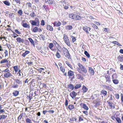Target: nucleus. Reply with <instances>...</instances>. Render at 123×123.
Returning a JSON list of instances; mask_svg holds the SVG:
<instances>
[{"instance_id": "obj_48", "label": "nucleus", "mask_w": 123, "mask_h": 123, "mask_svg": "<svg viewBox=\"0 0 123 123\" xmlns=\"http://www.w3.org/2000/svg\"><path fill=\"white\" fill-rule=\"evenodd\" d=\"M44 69L43 68H40L38 69L37 70L40 73H41L42 71Z\"/></svg>"}, {"instance_id": "obj_19", "label": "nucleus", "mask_w": 123, "mask_h": 123, "mask_svg": "<svg viewBox=\"0 0 123 123\" xmlns=\"http://www.w3.org/2000/svg\"><path fill=\"white\" fill-rule=\"evenodd\" d=\"M38 27H35L32 30V31L34 32H36L38 31Z\"/></svg>"}, {"instance_id": "obj_4", "label": "nucleus", "mask_w": 123, "mask_h": 123, "mask_svg": "<svg viewBox=\"0 0 123 123\" xmlns=\"http://www.w3.org/2000/svg\"><path fill=\"white\" fill-rule=\"evenodd\" d=\"M78 65L82 71L84 72L85 73H86L87 72V71L86 68H85L80 63H78Z\"/></svg>"}, {"instance_id": "obj_51", "label": "nucleus", "mask_w": 123, "mask_h": 123, "mask_svg": "<svg viewBox=\"0 0 123 123\" xmlns=\"http://www.w3.org/2000/svg\"><path fill=\"white\" fill-rule=\"evenodd\" d=\"M23 116V114H21L20 115L18 116V119H20V120L21 119L22 117Z\"/></svg>"}, {"instance_id": "obj_11", "label": "nucleus", "mask_w": 123, "mask_h": 123, "mask_svg": "<svg viewBox=\"0 0 123 123\" xmlns=\"http://www.w3.org/2000/svg\"><path fill=\"white\" fill-rule=\"evenodd\" d=\"M31 24L32 26H39L37 23L34 20H33L31 21Z\"/></svg>"}, {"instance_id": "obj_29", "label": "nucleus", "mask_w": 123, "mask_h": 123, "mask_svg": "<svg viewBox=\"0 0 123 123\" xmlns=\"http://www.w3.org/2000/svg\"><path fill=\"white\" fill-rule=\"evenodd\" d=\"M75 14H71L69 15V17L72 19H74Z\"/></svg>"}, {"instance_id": "obj_64", "label": "nucleus", "mask_w": 123, "mask_h": 123, "mask_svg": "<svg viewBox=\"0 0 123 123\" xmlns=\"http://www.w3.org/2000/svg\"><path fill=\"white\" fill-rule=\"evenodd\" d=\"M104 31L105 32H109V31L108 30V29L107 28H105Z\"/></svg>"}, {"instance_id": "obj_8", "label": "nucleus", "mask_w": 123, "mask_h": 123, "mask_svg": "<svg viewBox=\"0 0 123 123\" xmlns=\"http://www.w3.org/2000/svg\"><path fill=\"white\" fill-rule=\"evenodd\" d=\"M61 22L59 21H58L57 22L56 21H55L53 23L54 26L57 27L60 26L61 25Z\"/></svg>"}, {"instance_id": "obj_47", "label": "nucleus", "mask_w": 123, "mask_h": 123, "mask_svg": "<svg viewBox=\"0 0 123 123\" xmlns=\"http://www.w3.org/2000/svg\"><path fill=\"white\" fill-rule=\"evenodd\" d=\"M54 46L53 44L52 43H50L49 45V47L50 49H51Z\"/></svg>"}, {"instance_id": "obj_14", "label": "nucleus", "mask_w": 123, "mask_h": 123, "mask_svg": "<svg viewBox=\"0 0 123 123\" xmlns=\"http://www.w3.org/2000/svg\"><path fill=\"white\" fill-rule=\"evenodd\" d=\"M30 53V51H29L26 50L24 53L22 54V55L23 57H25L26 55L29 54Z\"/></svg>"}, {"instance_id": "obj_60", "label": "nucleus", "mask_w": 123, "mask_h": 123, "mask_svg": "<svg viewBox=\"0 0 123 123\" xmlns=\"http://www.w3.org/2000/svg\"><path fill=\"white\" fill-rule=\"evenodd\" d=\"M109 71L111 72H115V70H114L113 68H112L110 69Z\"/></svg>"}, {"instance_id": "obj_1", "label": "nucleus", "mask_w": 123, "mask_h": 123, "mask_svg": "<svg viewBox=\"0 0 123 123\" xmlns=\"http://www.w3.org/2000/svg\"><path fill=\"white\" fill-rule=\"evenodd\" d=\"M63 38L64 41L66 43V44L68 46H70L71 44L70 41L68 37L66 34H64Z\"/></svg>"}, {"instance_id": "obj_32", "label": "nucleus", "mask_w": 123, "mask_h": 123, "mask_svg": "<svg viewBox=\"0 0 123 123\" xmlns=\"http://www.w3.org/2000/svg\"><path fill=\"white\" fill-rule=\"evenodd\" d=\"M82 89L83 90V92H86L88 90L87 88L85 86H83Z\"/></svg>"}, {"instance_id": "obj_9", "label": "nucleus", "mask_w": 123, "mask_h": 123, "mask_svg": "<svg viewBox=\"0 0 123 123\" xmlns=\"http://www.w3.org/2000/svg\"><path fill=\"white\" fill-rule=\"evenodd\" d=\"M118 60L120 62H122L123 61V55H119L117 57Z\"/></svg>"}, {"instance_id": "obj_53", "label": "nucleus", "mask_w": 123, "mask_h": 123, "mask_svg": "<svg viewBox=\"0 0 123 123\" xmlns=\"http://www.w3.org/2000/svg\"><path fill=\"white\" fill-rule=\"evenodd\" d=\"M0 116L1 117V119L5 118L6 117V116L5 115H1Z\"/></svg>"}, {"instance_id": "obj_36", "label": "nucleus", "mask_w": 123, "mask_h": 123, "mask_svg": "<svg viewBox=\"0 0 123 123\" xmlns=\"http://www.w3.org/2000/svg\"><path fill=\"white\" fill-rule=\"evenodd\" d=\"M22 26L25 28H27V27L28 26V25L26 23H23L22 24Z\"/></svg>"}, {"instance_id": "obj_61", "label": "nucleus", "mask_w": 123, "mask_h": 123, "mask_svg": "<svg viewBox=\"0 0 123 123\" xmlns=\"http://www.w3.org/2000/svg\"><path fill=\"white\" fill-rule=\"evenodd\" d=\"M5 57H6V56H7L8 55V51L6 50H5Z\"/></svg>"}, {"instance_id": "obj_44", "label": "nucleus", "mask_w": 123, "mask_h": 123, "mask_svg": "<svg viewBox=\"0 0 123 123\" xmlns=\"http://www.w3.org/2000/svg\"><path fill=\"white\" fill-rule=\"evenodd\" d=\"M56 56L58 58H60L61 57V56L60 55L58 51L56 53Z\"/></svg>"}, {"instance_id": "obj_21", "label": "nucleus", "mask_w": 123, "mask_h": 123, "mask_svg": "<svg viewBox=\"0 0 123 123\" xmlns=\"http://www.w3.org/2000/svg\"><path fill=\"white\" fill-rule=\"evenodd\" d=\"M83 107L85 110H88V106L85 104H84L82 105Z\"/></svg>"}, {"instance_id": "obj_2", "label": "nucleus", "mask_w": 123, "mask_h": 123, "mask_svg": "<svg viewBox=\"0 0 123 123\" xmlns=\"http://www.w3.org/2000/svg\"><path fill=\"white\" fill-rule=\"evenodd\" d=\"M18 66H13V67L16 73H17V74L18 76H21V70L19 69L18 68Z\"/></svg>"}, {"instance_id": "obj_26", "label": "nucleus", "mask_w": 123, "mask_h": 123, "mask_svg": "<svg viewBox=\"0 0 123 123\" xmlns=\"http://www.w3.org/2000/svg\"><path fill=\"white\" fill-rule=\"evenodd\" d=\"M11 75V74L9 72L6 73L4 74V77H9Z\"/></svg>"}, {"instance_id": "obj_30", "label": "nucleus", "mask_w": 123, "mask_h": 123, "mask_svg": "<svg viewBox=\"0 0 123 123\" xmlns=\"http://www.w3.org/2000/svg\"><path fill=\"white\" fill-rule=\"evenodd\" d=\"M112 43L114 44H116L118 45V46H121L122 45H121L117 41H113L112 42Z\"/></svg>"}, {"instance_id": "obj_50", "label": "nucleus", "mask_w": 123, "mask_h": 123, "mask_svg": "<svg viewBox=\"0 0 123 123\" xmlns=\"http://www.w3.org/2000/svg\"><path fill=\"white\" fill-rule=\"evenodd\" d=\"M41 25H45V22L44 20H41Z\"/></svg>"}, {"instance_id": "obj_45", "label": "nucleus", "mask_w": 123, "mask_h": 123, "mask_svg": "<svg viewBox=\"0 0 123 123\" xmlns=\"http://www.w3.org/2000/svg\"><path fill=\"white\" fill-rule=\"evenodd\" d=\"M2 107L1 105H0V113H2L5 112V110L4 109L1 110Z\"/></svg>"}, {"instance_id": "obj_13", "label": "nucleus", "mask_w": 123, "mask_h": 123, "mask_svg": "<svg viewBox=\"0 0 123 123\" xmlns=\"http://www.w3.org/2000/svg\"><path fill=\"white\" fill-rule=\"evenodd\" d=\"M70 95L73 98V97H75L76 95L75 92L74 91L71 92L70 94Z\"/></svg>"}, {"instance_id": "obj_24", "label": "nucleus", "mask_w": 123, "mask_h": 123, "mask_svg": "<svg viewBox=\"0 0 123 123\" xmlns=\"http://www.w3.org/2000/svg\"><path fill=\"white\" fill-rule=\"evenodd\" d=\"M68 108L70 110H71L74 108V106L73 105H69Z\"/></svg>"}, {"instance_id": "obj_39", "label": "nucleus", "mask_w": 123, "mask_h": 123, "mask_svg": "<svg viewBox=\"0 0 123 123\" xmlns=\"http://www.w3.org/2000/svg\"><path fill=\"white\" fill-rule=\"evenodd\" d=\"M34 20L39 25V20L37 18H36L35 19V20Z\"/></svg>"}, {"instance_id": "obj_22", "label": "nucleus", "mask_w": 123, "mask_h": 123, "mask_svg": "<svg viewBox=\"0 0 123 123\" xmlns=\"http://www.w3.org/2000/svg\"><path fill=\"white\" fill-rule=\"evenodd\" d=\"M19 92L17 91H14L13 93V94L15 96H17Z\"/></svg>"}, {"instance_id": "obj_52", "label": "nucleus", "mask_w": 123, "mask_h": 123, "mask_svg": "<svg viewBox=\"0 0 123 123\" xmlns=\"http://www.w3.org/2000/svg\"><path fill=\"white\" fill-rule=\"evenodd\" d=\"M72 41L73 43H74L76 40V39L74 37L72 36Z\"/></svg>"}, {"instance_id": "obj_15", "label": "nucleus", "mask_w": 123, "mask_h": 123, "mask_svg": "<svg viewBox=\"0 0 123 123\" xmlns=\"http://www.w3.org/2000/svg\"><path fill=\"white\" fill-rule=\"evenodd\" d=\"M47 30H50L51 31H52L53 30L52 26L50 25H47Z\"/></svg>"}, {"instance_id": "obj_27", "label": "nucleus", "mask_w": 123, "mask_h": 123, "mask_svg": "<svg viewBox=\"0 0 123 123\" xmlns=\"http://www.w3.org/2000/svg\"><path fill=\"white\" fill-rule=\"evenodd\" d=\"M8 62V61L7 59H5L1 60L0 63L2 64V63H6V62Z\"/></svg>"}, {"instance_id": "obj_41", "label": "nucleus", "mask_w": 123, "mask_h": 123, "mask_svg": "<svg viewBox=\"0 0 123 123\" xmlns=\"http://www.w3.org/2000/svg\"><path fill=\"white\" fill-rule=\"evenodd\" d=\"M18 13L20 16H21L23 14V11L21 10L20 9L18 12Z\"/></svg>"}, {"instance_id": "obj_33", "label": "nucleus", "mask_w": 123, "mask_h": 123, "mask_svg": "<svg viewBox=\"0 0 123 123\" xmlns=\"http://www.w3.org/2000/svg\"><path fill=\"white\" fill-rule=\"evenodd\" d=\"M56 47H57V50L61 52L62 51L61 47L59 45H58V46H57Z\"/></svg>"}, {"instance_id": "obj_16", "label": "nucleus", "mask_w": 123, "mask_h": 123, "mask_svg": "<svg viewBox=\"0 0 123 123\" xmlns=\"http://www.w3.org/2000/svg\"><path fill=\"white\" fill-rule=\"evenodd\" d=\"M91 25L93 28L94 29L95 31H97V30L98 29V27L97 26L93 24H92Z\"/></svg>"}, {"instance_id": "obj_58", "label": "nucleus", "mask_w": 123, "mask_h": 123, "mask_svg": "<svg viewBox=\"0 0 123 123\" xmlns=\"http://www.w3.org/2000/svg\"><path fill=\"white\" fill-rule=\"evenodd\" d=\"M15 31L16 33H17L18 34H21V33L20 32L18 31L17 30H15Z\"/></svg>"}, {"instance_id": "obj_10", "label": "nucleus", "mask_w": 123, "mask_h": 123, "mask_svg": "<svg viewBox=\"0 0 123 123\" xmlns=\"http://www.w3.org/2000/svg\"><path fill=\"white\" fill-rule=\"evenodd\" d=\"M16 40L17 42H18L19 43H24V40L20 37L17 38Z\"/></svg>"}, {"instance_id": "obj_20", "label": "nucleus", "mask_w": 123, "mask_h": 123, "mask_svg": "<svg viewBox=\"0 0 123 123\" xmlns=\"http://www.w3.org/2000/svg\"><path fill=\"white\" fill-rule=\"evenodd\" d=\"M72 28V26L71 25H68L66 26V29L69 30H71Z\"/></svg>"}, {"instance_id": "obj_12", "label": "nucleus", "mask_w": 123, "mask_h": 123, "mask_svg": "<svg viewBox=\"0 0 123 123\" xmlns=\"http://www.w3.org/2000/svg\"><path fill=\"white\" fill-rule=\"evenodd\" d=\"M60 69L61 71H62L63 73H64V75L65 76H66L67 75V73H65V68L64 67H60Z\"/></svg>"}, {"instance_id": "obj_34", "label": "nucleus", "mask_w": 123, "mask_h": 123, "mask_svg": "<svg viewBox=\"0 0 123 123\" xmlns=\"http://www.w3.org/2000/svg\"><path fill=\"white\" fill-rule=\"evenodd\" d=\"M115 119L116 121L118 123H121V120L120 118L118 117H117Z\"/></svg>"}, {"instance_id": "obj_42", "label": "nucleus", "mask_w": 123, "mask_h": 123, "mask_svg": "<svg viewBox=\"0 0 123 123\" xmlns=\"http://www.w3.org/2000/svg\"><path fill=\"white\" fill-rule=\"evenodd\" d=\"M66 63L68 65L69 67L70 68H72V66L67 61H66Z\"/></svg>"}, {"instance_id": "obj_35", "label": "nucleus", "mask_w": 123, "mask_h": 123, "mask_svg": "<svg viewBox=\"0 0 123 123\" xmlns=\"http://www.w3.org/2000/svg\"><path fill=\"white\" fill-rule=\"evenodd\" d=\"M3 3L6 5L7 6L10 5V3L7 1H3Z\"/></svg>"}, {"instance_id": "obj_5", "label": "nucleus", "mask_w": 123, "mask_h": 123, "mask_svg": "<svg viewBox=\"0 0 123 123\" xmlns=\"http://www.w3.org/2000/svg\"><path fill=\"white\" fill-rule=\"evenodd\" d=\"M83 29L86 33L89 34V32L88 31H90L91 28L89 27L86 26L83 27Z\"/></svg>"}, {"instance_id": "obj_31", "label": "nucleus", "mask_w": 123, "mask_h": 123, "mask_svg": "<svg viewBox=\"0 0 123 123\" xmlns=\"http://www.w3.org/2000/svg\"><path fill=\"white\" fill-rule=\"evenodd\" d=\"M101 94L104 95V96L106 95L107 94V92L105 90H103L101 92Z\"/></svg>"}, {"instance_id": "obj_23", "label": "nucleus", "mask_w": 123, "mask_h": 123, "mask_svg": "<svg viewBox=\"0 0 123 123\" xmlns=\"http://www.w3.org/2000/svg\"><path fill=\"white\" fill-rule=\"evenodd\" d=\"M28 39L30 42L31 44H32L34 45H35L34 41L31 38H28Z\"/></svg>"}, {"instance_id": "obj_17", "label": "nucleus", "mask_w": 123, "mask_h": 123, "mask_svg": "<svg viewBox=\"0 0 123 123\" xmlns=\"http://www.w3.org/2000/svg\"><path fill=\"white\" fill-rule=\"evenodd\" d=\"M68 76H72L74 74V72L71 70L69 71L68 72Z\"/></svg>"}, {"instance_id": "obj_57", "label": "nucleus", "mask_w": 123, "mask_h": 123, "mask_svg": "<svg viewBox=\"0 0 123 123\" xmlns=\"http://www.w3.org/2000/svg\"><path fill=\"white\" fill-rule=\"evenodd\" d=\"M53 43L55 45L56 47L57 46H58V45H59V44L57 43V42L55 41H54Z\"/></svg>"}, {"instance_id": "obj_25", "label": "nucleus", "mask_w": 123, "mask_h": 123, "mask_svg": "<svg viewBox=\"0 0 123 123\" xmlns=\"http://www.w3.org/2000/svg\"><path fill=\"white\" fill-rule=\"evenodd\" d=\"M84 54L88 58H89L90 57V54L87 51H84Z\"/></svg>"}, {"instance_id": "obj_38", "label": "nucleus", "mask_w": 123, "mask_h": 123, "mask_svg": "<svg viewBox=\"0 0 123 123\" xmlns=\"http://www.w3.org/2000/svg\"><path fill=\"white\" fill-rule=\"evenodd\" d=\"M81 86L80 84H78L76 85L74 87V88L76 89H77L80 87Z\"/></svg>"}, {"instance_id": "obj_28", "label": "nucleus", "mask_w": 123, "mask_h": 123, "mask_svg": "<svg viewBox=\"0 0 123 123\" xmlns=\"http://www.w3.org/2000/svg\"><path fill=\"white\" fill-rule=\"evenodd\" d=\"M54 1V0H48L46 2H48L49 4L52 5Z\"/></svg>"}, {"instance_id": "obj_59", "label": "nucleus", "mask_w": 123, "mask_h": 123, "mask_svg": "<svg viewBox=\"0 0 123 123\" xmlns=\"http://www.w3.org/2000/svg\"><path fill=\"white\" fill-rule=\"evenodd\" d=\"M13 36H14V37H15L17 36H18V35H17L16 33H15L14 32H13Z\"/></svg>"}, {"instance_id": "obj_6", "label": "nucleus", "mask_w": 123, "mask_h": 123, "mask_svg": "<svg viewBox=\"0 0 123 123\" xmlns=\"http://www.w3.org/2000/svg\"><path fill=\"white\" fill-rule=\"evenodd\" d=\"M69 122L71 123H75L76 122L77 118L75 117H72L69 118Z\"/></svg>"}, {"instance_id": "obj_3", "label": "nucleus", "mask_w": 123, "mask_h": 123, "mask_svg": "<svg viewBox=\"0 0 123 123\" xmlns=\"http://www.w3.org/2000/svg\"><path fill=\"white\" fill-rule=\"evenodd\" d=\"M63 53L66 57L69 58L70 56V54L68 49L64 47L62 49Z\"/></svg>"}, {"instance_id": "obj_7", "label": "nucleus", "mask_w": 123, "mask_h": 123, "mask_svg": "<svg viewBox=\"0 0 123 123\" xmlns=\"http://www.w3.org/2000/svg\"><path fill=\"white\" fill-rule=\"evenodd\" d=\"M89 72L91 75H93L94 73L93 69L90 67H89Z\"/></svg>"}, {"instance_id": "obj_46", "label": "nucleus", "mask_w": 123, "mask_h": 123, "mask_svg": "<svg viewBox=\"0 0 123 123\" xmlns=\"http://www.w3.org/2000/svg\"><path fill=\"white\" fill-rule=\"evenodd\" d=\"M113 83L115 84H117L118 83V80L117 79H113Z\"/></svg>"}, {"instance_id": "obj_18", "label": "nucleus", "mask_w": 123, "mask_h": 123, "mask_svg": "<svg viewBox=\"0 0 123 123\" xmlns=\"http://www.w3.org/2000/svg\"><path fill=\"white\" fill-rule=\"evenodd\" d=\"M81 19L80 17L78 15H77L76 14H75V18L74 19L75 20H80Z\"/></svg>"}, {"instance_id": "obj_40", "label": "nucleus", "mask_w": 123, "mask_h": 123, "mask_svg": "<svg viewBox=\"0 0 123 123\" xmlns=\"http://www.w3.org/2000/svg\"><path fill=\"white\" fill-rule=\"evenodd\" d=\"M68 88L72 90H73L74 88L73 86L71 84H70L68 85Z\"/></svg>"}, {"instance_id": "obj_63", "label": "nucleus", "mask_w": 123, "mask_h": 123, "mask_svg": "<svg viewBox=\"0 0 123 123\" xmlns=\"http://www.w3.org/2000/svg\"><path fill=\"white\" fill-rule=\"evenodd\" d=\"M28 4V7H31L32 6V4L30 3H27Z\"/></svg>"}, {"instance_id": "obj_43", "label": "nucleus", "mask_w": 123, "mask_h": 123, "mask_svg": "<svg viewBox=\"0 0 123 123\" xmlns=\"http://www.w3.org/2000/svg\"><path fill=\"white\" fill-rule=\"evenodd\" d=\"M30 15L31 17H34L36 16L35 13L33 12L31 13L30 14Z\"/></svg>"}, {"instance_id": "obj_37", "label": "nucleus", "mask_w": 123, "mask_h": 123, "mask_svg": "<svg viewBox=\"0 0 123 123\" xmlns=\"http://www.w3.org/2000/svg\"><path fill=\"white\" fill-rule=\"evenodd\" d=\"M31 121V120L28 118H27L26 120V122L27 123H32Z\"/></svg>"}, {"instance_id": "obj_55", "label": "nucleus", "mask_w": 123, "mask_h": 123, "mask_svg": "<svg viewBox=\"0 0 123 123\" xmlns=\"http://www.w3.org/2000/svg\"><path fill=\"white\" fill-rule=\"evenodd\" d=\"M82 112L86 115H87L88 114V112L87 111H83Z\"/></svg>"}, {"instance_id": "obj_56", "label": "nucleus", "mask_w": 123, "mask_h": 123, "mask_svg": "<svg viewBox=\"0 0 123 123\" xmlns=\"http://www.w3.org/2000/svg\"><path fill=\"white\" fill-rule=\"evenodd\" d=\"M14 1H15L17 3H18L19 4H20V0H13Z\"/></svg>"}, {"instance_id": "obj_49", "label": "nucleus", "mask_w": 123, "mask_h": 123, "mask_svg": "<svg viewBox=\"0 0 123 123\" xmlns=\"http://www.w3.org/2000/svg\"><path fill=\"white\" fill-rule=\"evenodd\" d=\"M115 98L117 99H118L119 98V94H116L115 95Z\"/></svg>"}, {"instance_id": "obj_54", "label": "nucleus", "mask_w": 123, "mask_h": 123, "mask_svg": "<svg viewBox=\"0 0 123 123\" xmlns=\"http://www.w3.org/2000/svg\"><path fill=\"white\" fill-rule=\"evenodd\" d=\"M40 36L41 37L43 40H44L45 38V37L44 35H41Z\"/></svg>"}, {"instance_id": "obj_62", "label": "nucleus", "mask_w": 123, "mask_h": 123, "mask_svg": "<svg viewBox=\"0 0 123 123\" xmlns=\"http://www.w3.org/2000/svg\"><path fill=\"white\" fill-rule=\"evenodd\" d=\"M48 112L49 113H53L54 112L53 110H49L48 111Z\"/></svg>"}]
</instances>
